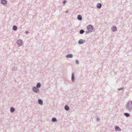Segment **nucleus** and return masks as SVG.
I'll use <instances>...</instances> for the list:
<instances>
[{
  "mask_svg": "<svg viewBox=\"0 0 132 132\" xmlns=\"http://www.w3.org/2000/svg\"><path fill=\"white\" fill-rule=\"evenodd\" d=\"M29 32L27 31H26L25 32V33H26V34H28Z\"/></svg>",
  "mask_w": 132,
  "mask_h": 132,
  "instance_id": "obj_25",
  "label": "nucleus"
},
{
  "mask_svg": "<svg viewBox=\"0 0 132 132\" xmlns=\"http://www.w3.org/2000/svg\"><path fill=\"white\" fill-rule=\"evenodd\" d=\"M73 56V55L72 54H69L67 55L66 56V57L67 58H72Z\"/></svg>",
  "mask_w": 132,
  "mask_h": 132,
  "instance_id": "obj_12",
  "label": "nucleus"
},
{
  "mask_svg": "<svg viewBox=\"0 0 132 132\" xmlns=\"http://www.w3.org/2000/svg\"><path fill=\"white\" fill-rule=\"evenodd\" d=\"M38 102L40 105H42L43 104V101L41 99H38Z\"/></svg>",
  "mask_w": 132,
  "mask_h": 132,
  "instance_id": "obj_8",
  "label": "nucleus"
},
{
  "mask_svg": "<svg viewBox=\"0 0 132 132\" xmlns=\"http://www.w3.org/2000/svg\"><path fill=\"white\" fill-rule=\"evenodd\" d=\"M77 19L79 20H81L82 19V17L80 15H78L77 17Z\"/></svg>",
  "mask_w": 132,
  "mask_h": 132,
  "instance_id": "obj_16",
  "label": "nucleus"
},
{
  "mask_svg": "<svg viewBox=\"0 0 132 132\" xmlns=\"http://www.w3.org/2000/svg\"><path fill=\"white\" fill-rule=\"evenodd\" d=\"M88 32H89V31H88H88H86V34H88Z\"/></svg>",
  "mask_w": 132,
  "mask_h": 132,
  "instance_id": "obj_29",
  "label": "nucleus"
},
{
  "mask_svg": "<svg viewBox=\"0 0 132 132\" xmlns=\"http://www.w3.org/2000/svg\"><path fill=\"white\" fill-rule=\"evenodd\" d=\"M67 1L66 0H64V1H63V4H65L67 2Z\"/></svg>",
  "mask_w": 132,
  "mask_h": 132,
  "instance_id": "obj_22",
  "label": "nucleus"
},
{
  "mask_svg": "<svg viewBox=\"0 0 132 132\" xmlns=\"http://www.w3.org/2000/svg\"><path fill=\"white\" fill-rule=\"evenodd\" d=\"M52 121L53 122H55L57 121V120L55 117H53L52 119Z\"/></svg>",
  "mask_w": 132,
  "mask_h": 132,
  "instance_id": "obj_18",
  "label": "nucleus"
},
{
  "mask_svg": "<svg viewBox=\"0 0 132 132\" xmlns=\"http://www.w3.org/2000/svg\"><path fill=\"white\" fill-rule=\"evenodd\" d=\"M85 42V40L80 39L78 41V43L79 45H81Z\"/></svg>",
  "mask_w": 132,
  "mask_h": 132,
  "instance_id": "obj_5",
  "label": "nucleus"
},
{
  "mask_svg": "<svg viewBox=\"0 0 132 132\" xmlns=\"http://www.w3.org/2000/svg\"><path fill=\"white\" fill-rule=\"evenodd\" d=\"M93 27L91 24L88 25L87 27V29L90 32H92L93 30Z\"/></svg>",
  "mask_w": 132,
  "mask_h": 132,
  "instance_id": "obj_2",
  "label": "nucleus"
},
{
  "mask_svg": "<svg viewBox=\"0 0 132 132\" xmlns=\"http://www.w3.org/2000/svg\"><path fill=\"white\" fill-rule=\"evenodd\" d=\"M126 109L129 111H131L132 110V105L128 102L126 105Z\"/></svg>",
  "mask_w": 132,
  "mask_h": 132,
  "instance_id": "obj_1",
  "label": "nucleus"
},
{
  "mask_svg": "<svg viewBox=\"0 0 132 132\" xmlns=\"http://www.w3.org/2000/svg\"><path fill=\"white\" fill-rule=\"evenodd\" d=\"M129 103L132 105V101H129Z\"/></svg>",
  "mask_w": 132,
  "mask_h": 132,
  "instance_id": "obj_28",
  "label": "nucleus"
},
{
  "mask_svg": "<svg viewBox=\"0 0 132 132\" xmlns=\"http://www.w3.org/2000/svg\"><path fill=\"white\" fill-rule=\"evenodd\" d=\"M98 71H101L102 70L101 69H99L98 70Z\"/></svg>",
  "mask_w": 132,
  "mask_h": 132,
  "instance_id": "obj_27",
  "label": "nucleus"
},
{
  "mask_svg": "<svg viewBox=\"0 0 132 132\" xmlns=\"http://www.w3.org/2000/svg\"><path fill=\"white\" fill-rule=\"evenodd\" d=\"M17 44L18 46H20L22 44V41L21 40L19 39L18 40L17 42Z\"/></svg>",
  "mask_w": 132,
  "mask_h": 132,
  "instance_id": "obj_4",
  "label": "nucleus"
},
{
  "mask_svg": "<svg viewBox=\"0 0 132 132\" xmlns=\"http://www.w3.org/2000/svg\"><path fill=\"white\" fill-rule=\"evenodd\" d=\"M17 69L16 67H14L12 68V70L13 71H15L17 70Z\"/></svg>",
  "mask_w": 132,
  "mask_h": 132,
  "instance_id": "obj_21",
  "label": "nucleus"
},
{
  "mask_svg": "<svg viewBox=\"0 0 132 132\" xmlns=\"http://www.w3.org/2000/svg\"><path fill=\"white\" fill-rule=\"evenodd\" d=\"M111 29L112 31L113 32L116 31L117 30V27L114 26H113L111 28Z\"/></svg>",
  "mask_w": 132,
  "mask_h": 132,
  "instance_id": "obj_9",
  "label": "nucleus"
},
{
  "mask_svg": "<svg viewBox=\"0 0 132 132\" xmlns=\"http://www.w3.org/2000/svg\"><path fill=\"white\" fill-rule=\"evenodd\" d=\"M75 62H76V63L77 64H79V62L78 61V60H76Z\"/></svg>",
  "mask_w": 132,
  "mask_h": 132,
  "instance_id": "obj_23",
  "label": "nucleus"
},
{
  "mask_svg": "<svg viewBox=\"0 0 132 132\" xmlns=\"http://www.w3.org/2000/svg\"><path fill=\"white\" fill-rule=\"evenodd\" d=\"M102 6V5L100 3H98L96 5V7L98 9H100L101 8Z\"/></svg>",
  "mask_w": 132,
  "mask_h": 132,
  "instance_id": "obj_10",
  "label": "nucleus"
},
{
  "mask_svg": "<svg viewBox=\"0 0 132 132\" xmlns=\"http://www.w3.org/2000/svg\"><path fill=\"white\" fill-rule=\"evenodd\" d=\"M12 29L13 30L15 31L17 30L18 28L16 26L14 25Z\"/></svg>",
  "mask_w": 132,
  "mask_h": 132,
  "instance_id": "obj_15",
  "label": "nucleus"
},
{
  "mask_svg": "<svg viewBox=\"0 0 132 132\" xmlns=\"http://www.w3.org/2000/svg\"><path fill=\"white\" fill-rule=\"evenodd\" d=\"M115 130L117 131H120L121 130V129L119 126H116L115 127Z\"/></svg>",
  "mask_w": 132,
  "mask_h": 132,
  "instance_id": "obj_11",
  "label": "nucleus"
},
{
  "mask_svg": "<svg viewBox=\"0 0 132 132\" xmlns=\"http://www.w3.org/2000/svg\"><path fill=\"white\" fill-rule=\"evenodd\" d=\"M85 32V31L83 29H81L79 31V33L81 34H83Z\"/></svg>",
  "mask_w": 132,
  "mask_h": 132,
  "instance_id": "obj_20",
  "label": "nucleus"
},
{
  "mask_svg": "<svg viewBox=\"0 0 132 132\" xmlns=\"http://www.w3.org/2000/svg\"><path fill=\"white\" fill-rule=\"evenodd\" d=\"M68 11H66L65 12V13H68Z\"/></svg>",
  "mask_w": 132,
  "mask_h": 132,
  "instance_id": "obj_30",
  "label": "nucleus"
},
{
  "mask_svg": "<svg viewBox=\"0 0 132 132\" xmlns=\"http://www.w3.org/2000/svg\"><path fill=\"white\" fill-rule=\"evenodd\" d=\"M69 107L67 105H65L64 106L65 110L67 111H68L69 110Z\"/></svg>",
  "mask_w": 132,
  "mask_h": 132,
  "instance_id": "obj_13",
  "label": "nucleus"
},
{
  "mask_svg": "<svg viewBox=\"0 0 132 132\" xmlns=\"http://www.w3.org/2000/svg\"><path fill=\"white\" fill-rule=\"evenodd\" d=\"M123 89V88H119L118 89V90L119 91L121 90H122Z\"/></svg>",
  "mask_w": 132,
  "mask_h": 132,
  "instance_id": "obj_24",
  "label": "nucleus"
},
{
  "mask_svg": "<svg viewBox=\"0 0 132 132\" xmlns=\"http://www.w3.org/2000/svg\"><path fill=\"white\" fill-rule=\"evenodd\" d=\"M96 119L97 120V121H98L100 119L99 118H98V117H97Z\"/></svg>",
  "mask_w": 132,
  "mask_h": 132,
  "instance_id": "obj_26",
  "label": "nucleus"
},
{
  "mask_svg": "<svg viewBox=\"0 0 132 132\" xmlns=\"http://www.w3.org/2000/svg\"><path fill=\"white\" fill-rule=\"evenodd\" d=\"M33 91L35 93H38L39 92L38 88L36 87H33L32 88Z\"/></svg>",
  "mask_w": 132,
  "mask_h": 132,
  "instance_id": "obj_3",
  "label": "nucleus"
},
{
  "mask_svg": "<svg viewBox=\"0 0 132 132\" xmlns=\"http://www.w3.org/2000/svg\"><path fill=\"white\" fill-rule=\"evenodd\" d=\"M6 0H1V3L4 5H5L7 4Z\"/></svg>",
  "mask_w": 132,
  "mask_h": 132,
  "instance_id": "obj_7",
  "label": "nucleus"
},
{
  "mask_svg": "<svg viewBox=\"0 0 132 132\" xmlns=\"http://www.w3.org/2000/svg\"><path fill=\"white\" fill-rule=\"evenodd\" d=\"M124 115L127 117H128L130 116V114L126 112L124 113Z\"/></svg>",
  "mask_w": 132,
  "mask_h": 132,
  "instance_id": "obj_19",
  "label": "nucleus"
},
{
  "mask_svg": "<svg viewBox=\"0 0 132 132\" xmlns=\"http://www.w3.org/2000/svg\"><path fill=\"white\" fill-rule=\"evenodd\" d=\"M41 86V84L40 82H38L37 84L36 87L38 88H40Z\"/></svg>",
  "mask_w": 132,
  "mask_h": 132,
  "instance_id": "obj_14",
  "label": "nucleus"
},
{
  "mask_svg": "<svg viewBox=\"0 0 132 132\" xmlns=\"http://www.w3.org/2000/svg\"><path fill=\"white\" fill-rule=\"evenodd\" d=\"M71 79V80L73 82H75V77L74 73L73 72L72 73Z\"/></svg>",
  "mask_w": 132,
  "mask_h": 132,
  "instance_id": "obj_6",
  "label": "nucleus"
},
{
  "mask_svg": "<svg viewBox=\"0 0 132 132\" xmlns=\"http://www.w3.org/2000/svg\"><path fill=\"white\" fill-rule=\"evenodd\" d=\"M15 110V109L13 107H11L10 108V111L12 113L14 112Z\"/></svg>",
  "mask_w": 132,
  "mask_h": 132,
  "instance_id": "obj_17",
  "label": "nucleus"
}]
</instances>
